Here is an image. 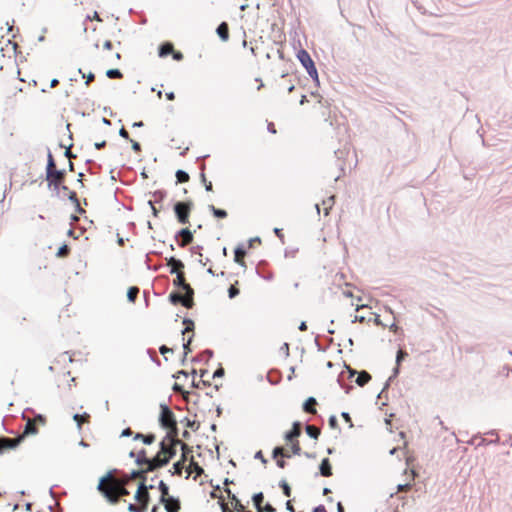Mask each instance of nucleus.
I'll return each instance as SVG.
<instances>
[{
	"label": "nucleus",
	"mask_w": 512,
	"mask_h": 512,
	"mask_svg": "<svg viewBox=\"0 0 512 512\" xmlns=\"http://www.w3.org/2000/svg\"><path fill=\"white\" fill-rule=\"evenodd\" d=\"M106 76L109 79H121L123 78V73L118 68H111L106 71Z\"/></svg>",
	"instance_id": "09e8293b"
},
{
	"label": "nucleus",
	"mask_w": 512,
	"mask_h": 512,
	"mask_svg": "<svg viewBox=\"0 0 512 512\" xmlns=\"http://www.w3.org/2000/svg\"><path fill=\"white\" fill-rule=\"evenodd\" d=\"M167 265L170 266V273L174 274L180 271H183L185 265L182 260L176 258L175 256H171L166 258Z\"/></svg>",
	"instance_id": "aec40b11"
},
{
	"label": "nucleus",
	"mask_w": 512,
	"mask_h": 512,
	"mask_svg": "<svg viewBox=\"0 0 512 512\" xmlns=\"http://www.w3.org/2000/svg\"><path fill=\"white\" fill-rule=\"evenodd\" d=\"M499 441H500V438L498 436L495 439L480 438V442L477 443V445L480 446V445L496 444V443H499Z\"/></svg>",
	"instance_id": "e2e57ef3"
},
{
	"label": "nucleus",
	"mask_w": 512,
	"mask_h": 512,
	"mask_svg": "<svg viewBox=\"0 0 512 512\" xmlns=\"http://www.w3.org/2000/svg\"><path fill=\"white\" fill-rule=\"evenodd\" d=\"M175 274H176V277L173 280L174 287L182 290L184 292L185 296L194 297V294H195L194 289L191 287V285L189 283L186 282L184 270L177 272Z\"/></svg>",
	"instance_id": "0eeeda50"
},
{
	"label": "nucleus",
	"mask_w": 512,
	"mask_h": 512,
	"mask_svg": "<svg viewBox=\"0 0 512 512\" xmlns=\"http://www.w3.org/2000/svg\"><path fill=\"white\" fill-rule=\"evenodd\" d=\"M147 354L150 357L151 361H153L157 366H161V360L159 359L156 351L153 348H148Z\"/></svg>",
	"instance_id": "6e6d98bb"
},
{
	"label": "nucleus",
	"mask_w": 512,
	"mask_h": 512,
	"mask_svg": "<svg viewBox=\"0 0 512 512\" xmlns=\"http://www.w3.org/2000/svg\"><path fill=\"white\" fill-rule=\"evenodd\" d=\"M149 471L146 468H141L137 470H132L129 474H126V482H129L132 479H136L140 476H146Z\"/></svg>",
	"instance_id": "c9c22d12"
},
{
	"label": "nucleus",
	"mask_w": 512,
	"mask_h": 512,
	"mask_svg": "<svg viewBox=\"0 0 512 512\" xmlns=\"http://www.w3.org/2000/svg\"><path fill=\"white\" fill-rule=\"evenodd\" d=\"M183 324H184V329L181 331L182 334H185L187 332H192V334H194V330H195V323L192 319L188 318V317H185L183 319Z\"/></svg>",
	"instance_id": "ea45409f"
},
{
	"label": "nucleus",
	"mask_w": 512,
	"mask_h": 512,
	"mask_svg": "<svg viewBox=\"0 0 512 512\" xmlns=\"http://www.w3.org/2000/svg\"><path fill=\"white\" fill-rule=\"evenodd\" d=\"M169 464L167 459L163 456V453L159 450L153 457H150V462L147 467L149 472H155Z\"/></svg>",
	"instance_id": "9b49d317"
},
{
	"label": "nucleus",
	"mask_w": 512,
	"mask_h": 512,
	"mask_svg": "<svg viewBox=\"0 0 512 512\" xmlns=\"http://www.w3.org/2000/svg\"><path fill=\"white\" fill-rule=\"evenodd\" d=\"M305 432L312 439H318V437L320 436V433H321L318 428H316L315 426H312V425H307L305 427Z\"/></svg>",
	"instance_id": "c03bdc74"
},
{
	"label": "nucleus",
	"mask_w": 512,
	"mask_h": 512,
	"mask_svg": "<svg viewBox=\"0 0 512 512\" xmlns=\"http://www.w3.org/2000/svg\"><path fill=\"white\" fill-rule=\"evenodd\" d=\"M252 501H253V505H254L255 509L258 512H261L262 506H263V501H264L263 492L254 493L252 496Z\"/></svg>",
	"instance_id": "f704fd0d"
},
{
	"label": "nucleus",
	"mask_w": 512,
	"mask_h": 512,
	"mask_svg": "<svg viewBox=\"0 0 512 512\" xmlns=\"http://www.w3.org/2000/svg\"><path fill=\"white\" fill-rule=\"evenodd\" d=\"M200 181L204 185L205 190L210 192L213 190L212 182L208 181L205 175V172H200Z\"/></svg>",
	"instance_id": "5fc2aeb1"
},
{
	"label": "nucleus",
	"mask_w": 512,
	"mask_h": 512,
	"mask_svg": "<svg viewBox=\"0 0 512 512\" xmlns=\"http://www.w3.org/2000/svg\"><path fill=\"white\" fill-rule=\"evenodd\" d=\"M291 458V454L283 447V446H275L272 450V458L277 460V458Z\"/></svg>",
	"instance_id": "473e14b6"
},
{
	"label": "nucleus",
	"mask_w": 512,
	"mask_h": 512,
	"mask_svg": "<svg viewBox=\"0 0 512 512\" xmlns=\"http://www.w3.org/2000/svg\"><path fill=\"white\" fill-rule=\"evenodd\" d=\"M225 375V370L224 368L222 367L221 364H219V366L217 367V369L213 372L212 374V378L213 379H216V378H222L224 377Z\"/></svg>",
	"instance_id": "0e129e2a"
},
{
	"label": "nucleus",
	"mask_w": 512,
	"mask_h": 512,
	"mask_svg": "<svg viewBox=\"0 0 512 512\" xmlns=\"http://www.w3.org/2000/svg\"><path fill=\"white\" fill-rule=\"evenodd\" d=\"M56 167V161L54 159V156L51 153V150L47 148V164L45 168V172L51 171Z\"/></svg>",
	"instance_id": "37998d69"
},
{
	"label": "nucleus",
	"mask_w": 512,
	"mask_h": 512,
	"mask_svg": "<svg viewBox=\"0 0 512 512\" xmlns=\"http://www.w3.org/2000/svg\"><path fill=\"white\" fill-rule=\"evenodd\" d=\"M177 446H179V444H175L173 442H170V445L159 443V449L169 463L177 454Z\"/></svg>",
	"instance_id": "ddd939ff"
},
{
	"label": "nucleus",
	"mask_w": 512,
	"mask_h": 512,
	"mask_svg": "<svg viewBox=\"0 0 512 512\" xmlns=\"http://www.w3.org/2000/svg\"><path fill=\"white\" fill-rule=\"evenodd\" d=\"M85 164L87 165V172L89 174H92V175H95V174H99L101 173L102 171V165L101 164H98L96 163L94 160L92 159H87L85 161Z\"/></svg>",
	"instance_id": "7c9ffc66"
},
{
	"label": "nucleus",
	"mask_w": 512,
	"mask_h": 512,
	"mask_svg": "<svg viewBox=\"0 0 512 512\" xmlns=\"http://www.w3.org/2000/svg\"><path fill=\"white\" fill-rule=\"evenodd\" d=\"M175 176H176L177 183H186L190 179L189 174L185 170H182V169H178L175 173Z\"/></svg>",
	"instance_id": "a19ab883"
},
{
	"label": "nucleus",
	"mask_w": 512,
	"mask_h": 512,
	"mask_svg": "<svg viewBox=\"0 0 512 512\" xmlns=\"http://www.w3.org/2000/svg\"><path fill=\"white\" fill-rule=\"evenodd\" d=\"M214 356V352L211 349H205L196 356L192 357L191 362H201L202 360H205L207 363L212 357Z\"/></svg>",
	"instance_id": "bb28decb"
},
{
	"label": "nucleus",
	"mask_w": 512,
	"mask_h": 512,
	"mask_svg": "<svg viewBox=\"0 0 512 512\" xmlns=\"http://www.w3.org/2000/svg\"><path fill=\"white\" fill-rule=\"evenodd\" d=\"M98 492L106 499L108 503L112 505L119 503V495L116 494L115 484L104 487V489Z\"/></svg>",
	"instance_id": "f8f14e48"
},
{
	"label": "nucleus",
	"mask_w": 512,
	"mask_h": 512,
	"mask_svg": "<svg viewBox=\"0 0 512 512\" xmlns=\"http://www.w3.org/2000/svg\"><path fill=\"white\" fill-rule=\"evenodd\" d=\"M216 34L223 42H227L230 37L228 23L225 21L221 22L216 28Z\"/></svg>",
	"instance_id": "412c9836"
},
{
	"label": "nucleus",
	"mask_w": 512,
	"mask_h": 512,
	"mask_svg": "<svg viewBox=\"0 0 512 512\" xmlns=\"http://www.w3.org/2000/svg\"><path fill=\"white\" fill-rule=\"evenodd\" d=\"M279 488L282 490V493L285 497H290L292 494L291 486L285 479L280 480L278 484Z\"/></svg>",
	"instance_id": "79ce46f5"
},
{
	"label": "nucleus",
	"mask_w": 512,
	"mask_h": 512,
	"mask_svg": "<svg viewBox=\"0 0 512 512\" xmlns=\"http://www.w3.org/2000/svg\"><path fill=\"white\" fill-rule=\"evenodd\" d=\"M114 472H117V469H112V470L108 471L105 475L100 477L98 485H97L98 491H101L102 489H104V487L108 486L105 483L112 481V475Z\"/></svg>",
	"instance_id": "2f4dec72"
},
{
	"label": "nucleus",
	"mask_w": 512,
	"mask_h": 512,
	"mask_svg": "<svg viewBox=\"0 0 512 512\" xmlns=\"http://www.w3.org/2000/svg\"><path fill=\"white\" fill-rule=\"evenodd\" d=\"M167 433H166V439H170V442H173L175 444H179L181 446L182 441L179 440V428H178V422L171 423L168 427Z\"/></svg>",
	"instance_id": "a211bd4d"
},
{
	"label": "nucleus",
	"mask_w": 512,
	"mask_h": 512,
	"mask_svg": "<svg viewBox=\"0 0 512 512\" xmlns=\"http://www.w3.org/2000/svg\"><path fill=\"white\" fill-rule=\"evenodd\" d=\"M174 45L171 42H163L158 46V56L165 58L173 52Z\"/></svg>",
	"instance_id": "a878e982"
},
{
	"label": "nucleus",
	"mask_w": 512,
	"mask_h": 512,
	"mask_svg": "<svg viewBox=\"0 0 512 512\" xmlns=\"http://www.w3.org/2000/svg\"><path fill=\"white\" fill-rule=\"evenodd\" d=\"M157 488L161 493L160 498H159V503L166 504V498L168 496H170L169 486L163 480H161V481H159Z\"/></svg>",
	"instance_id": "cd10ccee"
},
{
	"label": "nucleus",
	"mask_w": 512,
	"mask_h": 512,
	"mask_svg": "<svg viewBox=\"0 0 512 512\" xmlns=\"http://www.w3.org/2000/svg\"><path fill=\"white\" fill-rule=\"evenodd\" d=\"M321 337H322L321 335H316V337H315V345H316V347H317V349H318L319 351H323V352H325V351L328 349L329 345L333 343V338L324 337V338L326 339V341H327L328 345H327L326 347H323V346L320 344V342H319V340H320V338H321Z\"/></svg>",
	"instance_id": "8fccbe9b"
},
{
	"label": "nucleus",
	"mask_w": 512,
	"mask_h": 512,
	"mask_svg": "<svg viewBox=\"0 0 512 512\" xmlns=\"http://www.w3.org/2000/svg\"><path fill=\"white\" fill-rule=\"evenodd\" d=\"M41 180L40 184L44 181L47 182V188L51 192L52 197L60 198L61 191L68 190V186L60 178H57L51 171L45 172V175L39 177Z\"/></svg>",
	"instance_id": "f03ea898"
},
{
	"label": "nucleus",
	"mask_w": 512,
	"mask_h": 512,
	"mask_svg": "<svg viewBox=\"0 0 512 512\" xmlns=\"http://www.w3.org/2000/svg\"><path fill=\"white\" fill-rule=\"evenodd\" d=\"M296 58L301 63L303 68L306 70L308 75L311 77L313 82L317 86H319L320 85L319 74H318L315 62L311 58L310 54L304 48H300L298 50V52L296 53Z\"/></svg>",
	"instance_id": "f257e3e1"
},
{
	"label": "nucleus",
	"mask_w": 512,
	"mask_h": 512,
	"mask_svg": "<svg viewBox=\"0 0 512 512\" xmlns=\"http://www.w3.org/2000/svg\"><path fill=\"white\" fill-rule=\"evenodd\" d=\"M166 512H179L181 509V501L178 497L170 495L166 498V504H162Z\"/></svg>",
	"instance_id": "dca6fc26"
},
{
	"label": "nucleus",
	"mask_w": 512,
	"mask_h": 512,
	"mask_svg": "<svg viewBox=\"0 0 512 512\" xmlns=\"http://www.w3.org/2000/svg\"><path fill=\"white\" fill-rule=\"evenodd\" d=\"M160 413L158 416V423L162 429H168L171 423L177 422L174 412L168 404L160 403Z\"/></svg>",
	"instance_id": "423d86ee"
},
{
	"label": "nucleus",
	"mask_w": 512,
	"mask_h": 512,
	"mask_svg": "<svg viewBox=\"0 0 512 512\" xmlns=\"http://www.w3.org/2000/svg\"><path fill=\"white\" fill-rule=\"evenodd\" d=\"M317 404V401L314 397L310 396L308 397L302 404V409L305 413L311 414L316 413L315 405Z\"/></svg>",
	"instance_id": "c756f323"
},
{
	"label": "nucleus",
	"mask_w": 512,
	"mask_h": 512,
	"mask_svg": "<svg viewBox=\"0 0 512 512\" xmlns=\"http://www.w3.org/2000/svg\"><path fill=\"white\" fill-rule=\"evenodd\" d=\"M187 471H188V474H187V476H186V479H188V478H189V476H190V473H191V472L195 473L194 480H196V479H197V477H199V476H201L202 474H204V469H203V467H201V466L199 465V463L195 461V459H194V457H193V456H191V457H190L189 465H188V467H187Z\"/></svg>",
	"instance_id": "6ab92c4d"
},
{
	"label": "nucleus",
	"mask_w": 512,
	"mask_h": 512,
	"mask_svg": "<svg viewBox=\"0 0 512 512\" xmlns=\"http://www.w3.org/2000/svg\"><path fill=\"white\" fill-rule=\"evenodd\" d=\"M152 195L155 197V202L160 203L166 198L167 192L164 189H158L152 192Z\"/></svg>",
	"instance_id": "864d4df0"
},
{
	"label": "nucleus",
	"mask_w": 512,
	"mask_h": 512,
	"mask_svg": "<svg viewBox=\"0 0 512 512\" xmlns=\"http://www.w3.org/2000/svg\"><path fill=\"white\" fill-rule=\"evenodd\" d=\"M194 207L192 200L176 201L173 205V211L177 221L180 224L189 223L190 213Z\"/></svg>",
	"instance_id": "20e7f679"
},
{
	"label": "nucleus",
	"mask_w": 512,
	"mask_h": 512,
	"mask_svg": "<svg viewBox=\"0 0 512 512\" xmlns=\"http://www.w3.org/2000/svg\"><path fill=\"white\" fill-rule=\"evenodd\" d=\"M172 390H173L174 392H176V393H181V394H182V396H183V399H184L186 402H189V396L191 395V392H190V391L185 390V389H184V387H183L181 384H179V383L175 382V383L173 384V386H172Z\"/></svg>",
	"instance_id": "e433bc0d"
},
{
	"label": "nucleus",
	"mask_w": 512,
	"mask_h": 512,
	"mask_svg": "<svg viewBox=\"0 0 512 512\" xmlns=\"http://www.w3.org/2000/svg\"><path fill=\"white\" fill-rule=\"evenodd\" d=\"M67 198L71 202H76V199H78V196L75 191H72L68 188L66 191H61V197L59 199H65Z\"/></svg>",
	"instance_id": "de8ad7c7"
},
{
	"label": "nucleus",
	"mask_w": 512,
	"mask_h": 512,
	"mask_svg": "<svg viewBox=\"0 0 512 512\" xmlns=\"http://www.w3.org/2000/svg\"><path fill=\"white\" fill-rule=\"evenodd\" d=\"M208 210L217 219H225L228 216V213L225 209L217 208L213 204L208 205Z\"/></svg>",
	"instance_id": "72a5a7b5"
},
{
	"label": "nucleus",
	"mask_w": 512,
	"mask_h": 512,
	"mask_svg": "<svg viewBox=\"0 0 512 512\" xmlns=\"http://www.w3.org/2000/svg\"><path fill=\"white\" fill-rule=\"evenodd\" d=\"M247 253L246 248L243 244H238L234 249V261L239 265L245 267L246 264L243 260H240L241 256H244Z\"/></svg>",
	"instance_id": "c85d7f7f"
},
{
	"label": "nucleus",
	"mask_w": 512,
	"mask_h": 512,
	"mask_svg": "<svg viewBox=\"0 0 512 512\" xmlns=\"http://www.w3.org/2000/svg\"><path fill=\"white\" fill-rule=\"evenodd\" d=\"M168 301L172 305H182L187 309H192L195 305L194 297H183L178 292L172 291L168 296Z\"/></svg>",
	"instance_id": "6e6552de"
},
{
	"label": "nucleus",
	"mask_w": 512,
	"mask_h": 512,
	"mask_svg": "<svg viewBox=\"0 0 512 512\" xmlns=\"http://www.w3.org/2000/svg\"><path fill=\"white\" fill-rule=\"evenodd\" d=\"M139 292L140 289L137 286H130L127 290V300L131 303H135Z\"/></svg>",
	"instance_id": "58836bf2"
},
{
	"label": "nucleus",
	"mask_w": 512,
	"mask_h": 512,
	"mask_svg": "<svg viewBox=\"0 0 512 512\" xmlns=\"http://www.w3.org/2000/svg\"><path fill=\"white\" fill-rule=\"evenodd\" d=\"M194 334H192L186 341L183 343V352H185V356H188L189 353L192 352L191 344L193 341Z\"/></svg>",
	"instance_id": "4d7b16f0"
},
{
	"label": "nucleus",
	"mask_w": 512,
	"mask_h": 512,
	"mask_svg": "<svg viewBox=\"0 0 512 512\" xmlns=\"http://www.w3.org/2000/svg\"><path fill=\"white\" fill-rule=\"evenodd\" d=\"M328 425L331 429H339L338 419L335 415L329 417Z\"/></svg>",
	"instance_id": "338daca9"
},
{
	"label": "nucleus",
	"mask_w": 512,
	"mask_h": 512,
	"mask_svg": "<svg viewBox=\"0 0 512 512\" xmlns=\"http://www.w3.org/2000/svg\"><path fill=\"white\" fill-rule=\"evenodd\" d=\"M291 450H292V454L298 455V456H300V455H302L304 453V452H302V448H301V446H300L298 441L292 442Z\"/></svg>",
	"instance_id": "052dcab7"
},
{
	"label": "nucleus",
	"mask_w": 512,
	"mask_h": 512,
	"mask_svg": "<svg viewBox=\"0 0 512 512\" xmlns=\"http://www.w3.org/2000/svg\"><path fill=\"white\" fill-rule=\"evenodd\" d=\"M149 462H150V458L147 456V451H146V449L142 448L141 450H139L137 452L135 464L139 467L146 468V467H148Z\"/></svg>",
	"instance_id": "b1692460"
},
{
	"label": "nucleus",
	"mask_w": 512,
	"mask_h": 512,
	"mask_svg": "<svg viewBox=\"0 0 512 512\" xmlns=\"http://www.w3.org/2000/svg\"><path fill=\"white\" fill-rule=\"evenodd\" d=\"M51 172L57 177V178H60L61 180H63L65 182L66 180V175H67V172L65 169H58L57 166L51 170Z\"/></svg>",
	"instance_id": "13d9d810"
},
{
	"label": "nucleus",
	"mask_w": 512,
	"mask_h": 512,
	"mask_svg": "<svg viewBox=\"0 0 512 512\" xmlns=\"http://www.w3.org/2000/svg\"><path fill=\"white\" fill-rule=\"evenodd\" d=\"M268 263L261 260L256 266V273L264 280L271 281L273 279V272L267 269Z\"/></svg>",
	"instance_id": "4468645a"
},
{
	"label": "nucleus",
	"mask_w": 512,
	"mask_h": 512,
	"mask_svg": "<svg viewBox=\"0 0 512 512\" xmlns=\"http://www.w3.org/2000/svg\"><path fill=\"white\" fill-rule=\"evenodd\" d=\"M46 424V417L43 414L36 413L34 411V436L38 434V428L37 425H45Z\"/></svg>",
	"instance_id": "4c0bfd02"
},
{
	"label": "nucleus",
	"mask_w": 512,
	"mask_h": 512,
	"mask_svg": "<svg viewBox=\"0 0 512 512\" xmlns=\"http://www.w3.org/2000/svg\"><path fill=\"white\" fill-rule=\"evenodd\" d=\"M318 469L319 471L316 473V476L321 475L322 477H331L333 475L332 464L329 458H323Z\"/></svg>",
	"instance_id": "f3484780"
},
{
	"label": "nucleus",
	"mask_w": 512,
	"mask_h": 512,
	"mask_svg": "<svg viewBox=\"0 0 512 512\" xmlns=\"http://www.w3.org/2000/svg\"><path fill=\"white\" fill-rule=\"evenodd\" d=\"M146 480H147V475L144 476V480H140V482L138 483L137 490L146 492V491H149V490H152L155 488L154 484H149V485L146 484Z\"/></svg>",
	"instance_id": "3c124183"
},
{
	"label": "nucleus",
	"mask_w": 512,
	"mask_h": 512,
	"mask_svg": "<svg viewBox=\"0 0 512 512\" xmlns=\"http://www.w3.org/2000/svg\"><path fill=\"white\" fill-rule=\"evenodd\" d=\"M345 367L347 368L348 373H349L348 378H352L355 375H357V378L355 379V383L360 387L365 386L372 378L370 373H368L366 370H361L358 372L357 370L351 368L347 364H345Z\"/></svg>",
	"instance_id": "1a4fd4ad"
},
{
	"label": "nucleus",
	"mask_w": 512,
	"mask_h": 512,
	"mask_svg": "<svg viewBox=\"0 0 512 512\" xmlns=\"http://www.w3.org/2000/svg\"><path fill=\"white\" fill-rule=\"evenodd\" d=\"M116 486V494L120 497L128 496L130 492L127 490V488L120 486L119 484H115Z\"/></svg>",
	"instance_id": "69168bd1"
},
{
	"label": "nucleus",
	"mask_w": 512,
	"mask_h": 512,
	"mask_svg": "<svg viewBox=\"0 0 512 512\" xmlns=\"http://www.w3.org/2000/svg\"><path fill=\"white\" fill-rule=\"evenodd\" d=\"M174 239L177 242L178 246L185 247L187 244H190L194 240L193 232L185 227L178 230L175 235Z\"/></svg>",
	"instance_id": "9d476101"
},
{
	"label": "nucleus",
	"mask_w": 512,
	"mask_h": 512,
	"mask_svg": "<svg viewBox=\"0 0 512 512\" xmlns=\"http://www.w3.org/2000/svg\"><path fill=\"white\" fill-rule=\"evenodd\" d=\"M133 440L137 441V440H140L142 441L145 445H151L155 442L156 440V435L154 433H147V434H143L141 432H137L133 435Z\"/></svg>",
	"instance_id": "4be33fe9"
},
{
	"label": "nucleus",
	"mask_w": 512,
	"mask_h": 512,
	"mask_svg": "<svg viewBox=\"0 0 512 512\" xmlns=\"http://www.w3.org/2000/svg\"><path fill=\"white\" fill-rule=\"evenodd\" d=\"M335 157L338 159V160H344L345 157L347 156L348 154V151L346 149H337L335 152Z\"/></svg>",
	"instance_id": "774afa93"
},
{
	"label": "nucleus",
	"mask_w": 512,
	"mask_h": 512,
	"mask_svg": "<svg viewBox=\"0 0 512 512\" xmlns=\"http://www.w3.org/2000/svg\"><path fill=\"white\" fill-rule=\"evenodd\" d=\"M82 416H86V421L88 422L89 419H90V414H88L87 412H84L83 414H79V413H75L73 415V420L76 422V425H77V428L78 430H81L82 429V422H81V418Z\"/></svg>",
	"instance_id": "603ef678"
},
{
	"label": "nucleus",
	"mask_w": 512,
	"mask_h": 512,
	"mask_svg": "<svg viewBox=\"0 0 512 512\" xmlns=\"http://www.w3.org/2000/svg\"><path fill=\"white\" fill-rule=\"evenodd\" d=\"M201 386L210 387L211 386V382L208 381V380H204V379H201L200 381L196 382L195 379H193V381H192V387L193 388L200 389Z\"/></svg>",
	"instance_id": "bf43d9fd"
},
{
	"label": "nucleus",
	"mask_w": 512,
	"mask_h": 512,
	"mask_svg": "<svg viewBox=\"0 0 512 512\" xmlns=\"http://www.w3.org/2000/svg\"><path fill=\"white\" fill-rule=\"evenodd\" d=\"M282 379V372L279 369H271L267 373V381L271 385H277Z\"/></svg>",
	"instance_id": "393cba45"
},
{
	"label": "nucleus",
	"mask_w": 512,
	"mask_h": 512,
	"mask_svg": "<svg viewBox=\"0 0 512 512\" xmlns=\"http://www.w3.org/2000/svg\"><path fill=\"white\" fill-rule=\"evenodd\" d=\"M181 422L187 427L190 428L193 431H197L200 427V423L195 420H190L188 417H184Z\"/></svg>",
	"instance_id": "49530a36"
},
{
	"label": "nucleus",
	"mask_w": 512,
	"mask_h": 512,
	"mask_svg": "<svg viewBox=\"0 0 512 512\" xmlns=\"http://www.w3.org/2000/svg\"><path fill=\"white\" fill-rule=\"evenodd\" d=\"M70 251H71V249H70L69 245L64 243L58 248V250L56 252V256L58 258H66L70 254Z\"/></svg>",
	"instance_id": "a18cd8bd"
},
{
	"label": "nucleus",
	"mask_w": 512,
	"mask_h": 512,
	"mask_svg": "<svg viewBox=\"0 0 512 512\" xmlns=\"http://www.w3.org/2000/svg\"><path fill=\"white\" fill-rule=\"evenodd\" d=\"M180 449L182 450L181 458L180 460L173 463L172 468L169 470V473H171V475H182L184 464L186 462H189L190 460V457L188 455L193 451V448L186 443H181Z\"/></svg>",
	"instance_id": "39448f33"
},
{
	"label": "nucleus",
	"mask_w": 512,
	"mask_h": 512,
	"mask_svg": "<svg viewBox=\"0 0 512 512\" xmlns=\"http://www.w3.org/2000/svg\"><path fill=\"white\" fill-rule=\"evenodd\" d=\"M151 255H155V256H158V257H162V253L161 252H158V251H155V250H152L150 252H148L145 256V264L147 266V269L149 270H152V271H158L160 270L163 265L161 263H158V264H152L151 261H150V256Z\"/></svg>",
	"instance_id": "5701e85b"
},
{
	"label": "nucleus",
	"mask_w": 512,
	"mask_h": 512,
	"mask_svg": "<svg viewBox=\"0 0 512 512\" xmlns=\"http://www.w3.org/2000/svg\"><path fill=\"white\" fill-rule=\"evenodd\" d=\"M239 294H240L239 288H237L235 285H230V287L228 288V297L230 299H234Z\"/></svg>",
	"instance_id": "680f3d73"
},
{
	"label": "nucleus",
	"mask_w": 512,
	"mask_h": 512,
	"mask_svg": "<svg viewBox=\"0 0 512 512\" xmlns=\"http://www.w3.org/2000/svg\"><path fill=\"white\" fill-rule=\"evenodd\" d=\"M301 422L294 421L291 429L284 433V439L289 442H293L294 439H297L301 435Z\"/></svg>",
	"instance_id": "2eb2a0df"
},
{
	"label": "nucleus",
	"mask_w": 512,
	"mask_h": 512,
	"mask_svg": "<svg viewBox=\"0 0 512 512\" xmlns=\"http://www.w3.org/2000/svg\"><path fill=\"white\" fill-rule=\"evenodd\" d=\"M32 434V419H27L23 435L16 436L14 438L0 437V454L6 449H14L20 445L23 441L24 436Z\"/></svg>",
	"instance_id": "7ed1b4c3"
}]
</instances>
